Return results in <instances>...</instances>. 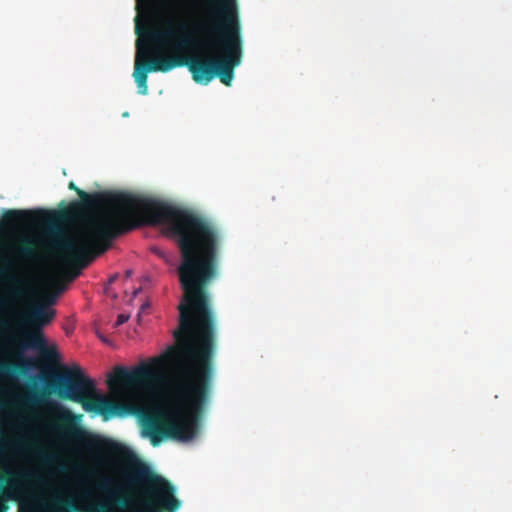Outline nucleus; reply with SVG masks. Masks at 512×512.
I'll use <instances>...</instances> for the list:
<instances>
[{"instance_id": "nucleus-1", "label": "nucleus", "mask_w": 512, "mask_h": 512, "mask_svg": "<svg viewBox=\"0 0 512 512\" xmlns=\"http://www.w3.org/2000/svg\"><path fill=\"white\" fill-rule=\"evenodd\" d=\"M222 37L209 35L204 22L189 23L184 20L166 21L165 26L148 33L156 47L155 52H173V55L149 58L150 51L137 42L133 77L139 93H148L149 72H168L176 67H187L196 83L207 85L215 77L230 86L234 69L240 65L242 45L238 44L236 29L231 19H226Z\"/></svg>"}, {"instance_id": "nucleus-2", "label": "nucleus", "mask_w": 512, "mask_h": 512, "mask_svg": "<svg viewBox=\"0 0 512 512\" xmlns=\"http://www.w3.org/2000/svg\"><path fill=\"white\" fill-rule=\"evenodd\" d=\"M59 431L70 440L79 442L98 455L97 462L107 466L108 459L123 464L122 482L108 474H98L96 488L109 496L119 506H127L130 494L137 498L138 508L134 512H177L181 501L175 497L174 486L161 475L156 474L128 447L116 441L88 435L75 423L69 410L59 415Z\"/></svg>"}, {"instance_id": "nucleus-3", "label": "nucleus", "mask_w": 512, "mask_h": 512, "mask_svg": "<svg viewBox=\"0 0 512 512\" xmlns=\"http://www.w3.org/2000/svg\"><path fill=\"white\" fill-rule=\"evenodd\" d=\"M25 369L23 361L0 359V382L5 383L0 386V459L20 457L46 463L52 457L25 433L28 412L43 401V396L34 391L22 392L13 383H8ZM39 480L38 471L29 466H19L0 474V512H7V502L20 499Z\"/></svg>"}, {"instance_id": "nucleus-4", "label": "nucleus", "mask_w": 512, "mask_h": 512, "mask_svg": "<svg viewBox=\"0 0 512 512\" xmlns=\"http://www.w3.org/2000/svg\"><path fill=\"white\" fill-rule=\"evenodd\" d=\"M54 302L52 297H45L41 301L30 304L20 314V323L26 328L20 332V346L39 350L49 360H57L58 353L54 347L48 348L43 328L49 325L56 316V310L50 305Z\"/></svg>"}, {"instance_id": "nucleus-5", "label": "nucleus", "mask_w": 512, "mask_h": 512, "mask_svg": "<svg viewBox=\"0 0 512 512\" xmlns=\"http://www.w3.org/2000/svg\"><path fill=\"white\" fill-rule=\"evenodd\" d=\"M43 214L44 212L41 210H7L3 213L0 220V232L13 231L21 224L39 220V216ZM0 257L6 258V256L2 255ZM7 259L11 260V266L6 268L4 275L0 276V278L7 280L9 283L7 288L8 297L12 300H19L25 295L24 280L10 273L15 262L10 257H7ZM2 266L3 263L0 261V267Z\"/></svg>"}, {"instance_id": "nucleus-6", "label": "nucleus", "mask_w": 512, "mask_h": 512, "mask_svg": "<svg viewBox=\"0 0 512 512\" xmlns=\"http://www.w3.org/2000/svg\"><path fill=\"white\" fill-rule=\"evenodd\" d=\"M218 5L216 8L209 10L208 17L202 19L207 25V32L209 35L222 37L223 27L227 23L226 19H231L233 27L236 29L238 44L242 45L241 39V26L236 10L235 0H217ZM138 4L150 6L152 0H137Z\"/></svg>"}, {"instance_id": "nucleus-7", "label": "nucleus", "mask_w": 512, "mask_h": 512, "mask_svg": "<svg viewBox=\"0 0 512 512\" xmlns=\"http://www.w3.org/2000/svg\"><path fill=\"white\" fill-rule=\"evenodd\" d=\"M54 387H96V384L84 374L80 366L75 365L55 376Z\"/></svg>"}, {"instance_id": "nucleus-8", "label": "nucleus", "mask_w": 512, "mask_h": 512, "mask_svg": "<svg viewBox=\"0 0 512 512\" xmlns=\"http://www.w3.org/2000/svg\"><path fill=\"white\" fill-rule=\"evenodd\" d=\"M15 252L17 259L23 262L31 263L37 261L39 258L35 242L29 238L22 239L20 245L16 247Z\"/></svg>"}, {"instance_id": "nucleus-9", "label": "nucleus", "mask_w": 512, "mask_h": 512, "mask_svg": "<svg viewBox=\"0 0 512 512\" xmlns=\"http://www.w3.org/2000/svg\"><path fill=\"white\" fill-rule=\"evenodd\" d=\"M181 7L180 0H164L162 4L163 11L168 15H174V11L176 8Z\"/></svg>"}, {"instance_id": "nucleus-10", "label": "nucleus", "mask_w": 512, "mask_h": 512, "mask_svg": "<svg viewBox=\"0 0 512 512\" xmlns=\"http://www.w3.org/2000/svg\"><path fill=\"white\" fill-rule=\"evenodd\" d=\"M0 261L3 263V266L0 267V276H3L7 267L11 266V260L7 258H1ZM6 301L4 299H0V311L5 307Z\"/></svg>"}, {"instance_id": "nucleus-11", "label": "nucleus", "mask_w": 512, "mask_h": 512, "mask_svg": "<svg viewBox=\"0 0 512 512\" xmlns=\"http://www.w3.org/2000/svg\"><path fill=\"white\" fill-rule=\"evenodd\" d=\"M52 284L57 294L62 293L66 288L65 284L59 279L53 280Z\"/></svg>"}, {"instance_id": "nucleus-12", "label": "nucleus", "mask_w": 512, "mask_h": 512, "mask_svg": "<svg viewBox=\"0 0 512 512\" xmlns=\"http://www.w3.org/2000/svg\"><path fill=\"white\" fill-rule=\"evenodd\" d=\"M130 316L127 314H119L115 323V326H121L129 320Z\"/></svg>"}, {"instance_id": "nucleus-13", "label": "nucleus", "mask_w": 512, "mask_h": 512, "mask_svg": "<svg viewBox=\"0 0 512 512\" xmlns=\"http://www.w3.org/2000/svg\"><path fill=\"white\" fill-rule=\"evenodd\" d=\"M8 341H9V343L14 344V343H15V338L10 337V338L8 339Z\"/></svg>"}, {"instance_id": "nucleus-14", "label": "nucleus", "mask_w": 512, "mask_h": 512, "mask_svg": "<svg viewBox=\"0 0 512 512\" xmlns=\"http://www.w3.org/2000/svg\"><path fill=\"white\" fill-rule=\"evenodd\" d=\"M148 306H149L148 304H143V305L141 306V311H144V310H145V308H146V307H148Z\"/></svg>"}, {"instance_id": "nucleus-15", "label": "nucleus", "mask_w": 512, "mask_h": 512, "mask_svg": "<svg viewBox=\"0 0 512 512\" xmlns=\"http://www.w3.org/2000/svg\"><path fill=\"white\" fill-rule=\"evenodd\" d=\"M116 278H117V275L112 276V277L110 278V282H114Z\"/></svg>"}, {"instance_id": "nucleus-16", "label": "nucleus", "mask_w": 512, "mask_h": 512, "mask_svg": "<svg viewBox=\"0 0 512 512\" xmlns=\"http://www.w3.org/2000/svg\"><path fill=\"white\" fill-rule=\"evenodd\" d=\"M131 273H132V272H131L130 270L126 271V276H127V277H130V276H131Z\"/></svg>"}, {"instance_id": "nucleus-17", "label": "nucleus", "mask_w": 512, "mask_h": 512, "mask_svg": "<svg viewBox=\"0 0 512 512\" xmlns=\"http://www.w3.org/2000/svg\"><path fill=\"white\" fill-rule=\"evenodd\" d=\"M139 291H140V289H137L134 291V297L138 294Z\"/></svg>"}, {"instance_id": "nucleus-18", "label": "nucleus", "mask_w": 512, "mask_h": 512, "mask_svg": "<svg viewBox=\"0 0 512 512\" xmlns=\"http://www.w3.org/2000/svg\"><path fill=\"white\" fill-rule=\"evenodd\" d=\"M136 33H137V34H139V33H140V32H139V27H138V26L136 27Z\"/></svg>"}, {"instance_id": "nucleus-19", "label": "nucleus", "mask_w": 512, "mask_h": 512, "mask_svg": "<svg viewBox=\"0 0 512 512\" xmlns=\"http://www.w3.org/2000/svg\"><path fill=\"white\" fill-rule=\"evenodd\" d=\"M155 252L158 253V255H161V252H159L158 249H155Z\"/></svg>"}, {"instance_id": "nucleus-20", "label": "nucleus", "mask_w": 512, "mask_h": 512, "mask_svg": "<svg viewBox=\"0 0 512 512\" xmlns=\"http://www.w3.org/2000/svg\"><path fill=\"white\" fill-rule=\"evenodd\" d=\"M155 252L158 253V255H161V252H159L158 249H155Z\"/></svg>"}, {"instance_id": "nucleus-21", "label": "nucleus", "mask_w": 512, "mask_h": 512, "mask_svg": "<svg viewBox=\"0 0 512 512\" xmlns=\"http://www.w3.org/2000/svg\"><path fill=\"white\" fill-rule=\"evenodd\" d=\"M155 252L158 253V255H161V252H159L158 249H155Z\"/></svg>"}]
</instances>
